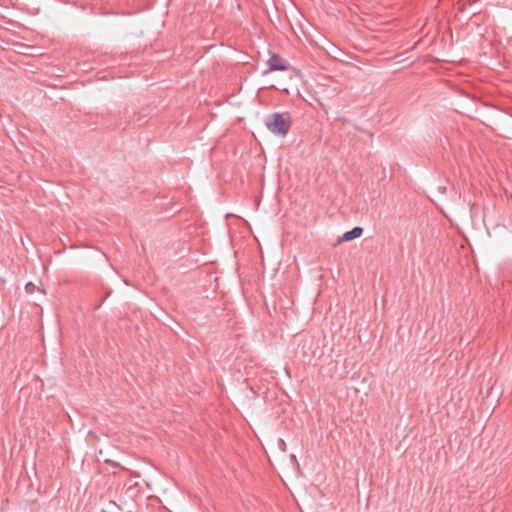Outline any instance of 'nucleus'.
Masks as SVG:
<instances>
[{"label":"nucleus","instance_id":"1","mask_svg":"<svg viewBox=\"0 0 512 512\" xmlns=\"http://www.w3.org/2000/svg\"><path fill=\"white\" fill-rule=\"evenodd\" d=\"M265 124L271 133L280 137H285L291 127L289 117L278 112L269 115L265 120Z\"/></svg>","mask_w":512,"mask_h":512},{"label":"nucleus","instance_id":"2","mask_svg":"<svg viewBox=\"0 0 512 512\" xmlns=\"http://www.w3.org/2000/svg\"><path fill=\"white\" fill-rule=\"evenodd\" d=\"M268 68L263 71V75H267L273 71H286L289 68L288 63L282 59L279 55L273 54L267 60Z\"/></svg>","mask_w":512,"mask_h":512},{"label":"nucleus","instance_id":"3","mask_svg":"<svg viewBox=\"0 0 512 512\" xmlns=\"http://www.w3.org/2000/svg\"><path fill=\"white\" fill-rule=\"evenodd\" d=\"M363 233V228L361 227H354L350 231H346L342 236V241H351L358 237H360Z\"/></svg>","mask_w":512,"mask_h":512}]
</instances>
